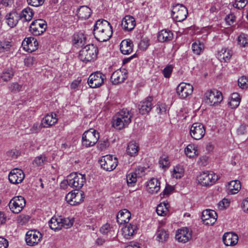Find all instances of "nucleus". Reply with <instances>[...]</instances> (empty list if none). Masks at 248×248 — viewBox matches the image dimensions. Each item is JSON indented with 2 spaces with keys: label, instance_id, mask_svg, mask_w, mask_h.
<instances>
[{
  "label": "nucleus",
  "instance_id": "nucleus-1",
  "mask_svg": "<svg viewBox=\"0 0 248 248\" xmlns=\"http://www.w3.org/2000/svg\"><path fill=\"white\" fill-rule=\"evenodd\" d=\"M95 38L101 42L108 40L112 35V28L110 23L105 19H98L93 29Z\"/></svg>",
  "mask_w": 248,
  "mask_h": 248
},
{
  "label": "nucleus",
  "instance_id": "nucleus-2",
  "mask_svg": "<svg viewBox=\"0 0 248 248\" xmlns=\"http://www.w3.org/2000/svg\"><path fill=\"white\" fill-rule=\"evenodd\" d=\"M132 114L130 113L127 108H123L113 116L112 121L113 126L119 130H121L131 122Z\"/></svg>",
  "mask_w": 248,
  "mask_h": 248
},
{
  "label": "nucleus",
  "instance_id": "nucleus-3",
  "mask_svg": "<svg viewBox=\"0 0 248 248\" xmlns=\"http://www.w3.org/2000/svg\"><path fill=\"white\" fill-rule=\"evenodd\" d=\"M86 182L85 175L77 172L70 174L67 180L63 181L61 186L63 185H68L72 188L79 189L84 186Z\"/></svg>",
  "mask_w": 248,
  "mask_h": 248
},
{
  "label": "nucleus",
  "instance_id": "nucleus-4",
  "mask_svg": "<svg viewBox=\"0 0 248 248\" xmlns=\"http://www.w3.org/2000/svg\"><path fill=\"white\" fill-rule=\"evenodd\" d=\"M98 52V47L96 46L89 44L80 50L78 57L81 61L87 62L95 60Z\"/></svg>",
  "mask_w": 248,
  "mask_h": 248
},
{
  "label": "nucleus",
  "instance_id": "nucleus-5",
  "mask_svg": "<svg viewBox=\"0 0 248 248\" xmlns=\"http://www.w3.org/2000/svg\"><path fill=\"white\" fill-rule=\"evenodd\" d=\"M99 133L95 129L91 128L84 132L82 135V143L86 147L94 146L98 141Z\"/></svg>",
  "mask_w": 248,
  "mask_h": 248
},
{
  "label": "nucleus",
  "instance_id": "nucleus-6",
  "mask_svg": "<svg viewBox=\"0 0 248 248\" xmlns=\"http://www.w3.org/2000/svg\"><path fill=\"white\" fill-rule=\"evenodd\" d=\"M188 15L187 8L182 4L177 3L172 6L171 16L176 22H182L186 19Z\"/></svg>",
  "mask_w": 248,
  "mask_h": 248
},
{
  "label": "nucleus",
  "instance_id": "nucleus-7",
  "mask_svg": "<svg viewBox=\"0 0 248 248\" xmlns=\"http://www.w3.org/2000/svg\"><path fill=\"white\" fill-rule=\"evenodd\" d=\"M218 179V176L213 172L203 171L198 176L199 183L202 186H211Z\"/></svg>",
  "mask_w": 248,
  "mask_h": 248
},
{
  "label": "nucleus",
  "instance_id": "nucleus-8",
  "mask_svg": "<svg viewBox=\"0 0 248 248\" xmlns=\"http://www.w3.org/2000/svg\"><path fill=\"white\" fill-rule=\"evenodd\" d=\"M99 162L102 168L107 171H111L115 169L118 165V159L111 155H107L102 157Z\"/></svg>",
  "mask_w": 248,
  "mask_h": 248
},
{
  "label": "nucleus",
  "instance_id": "nucleus-9",
  "mask_svg": "<svg viewBox=\"0 0 248 248\" xmlns=\"http://www.w3.org/2000/svg\"><path fill=\"white\" fill-rule=\"evenodd\" d=\"M46 28V21L42 19H38L32 22L30 26V31L33 35L38 36L43 33Z\"/></svg>",
  "mask_w": 248,
  "mask_h": 248
},
{
  "label": "nucleus",
  "instance_id": "nucleus-10",
  "mask_svg": "<svg viewBox=\"0 0 248 248\" xmlns=\"http://www.w3.org/2000/svg\"><path fill=\"white\" fill-rule=\"evenodd\" d=\"M26 204V201L21 196L14 197L9 203V206L11 211L15 214H18L24 208Z\"/></svg>",
  "mask_w": 248,
  "mask_h": 248
},
{
  "label": "nucleus",
  "instance_id": "nucleus-11",
  "mask_svg": "<svg viewBox=\"0 0 248 248\" xmlns=\"http://www.w3.org/2000/svg\"><path fill=\"white\" fill-rule=\"evenodd\" d=\"M106 76L102 73L96 71L90 75L88 83L90 87L96 88L100 87L104 82Z\"/></svg>",
  "mask_w": 248,
  "mask_h": 248
},
{
  "label": "nucleus",
  "instance_id": "nucleus-12",
  "mask_svg": "<svg viewBox=\"0 0 248 248\" xmlns=\"http://www.w3.org/2000/svg\"><path fill=\"white\" fill-rule=\"evenodd\" d=\"M206 103L210 106H216L222 100V95L220 92L217 90L207 92L205 94Z\"/></svg>",
  "mask_w": 248,
  "mask_h": 248
},
{
  "label": "nucleus",
  "instance_id": "nucleus-13",
  "mask_svg": "<svg viewBox=\"0 0 248 248\" xmlns=\"http://www.w3.org/2000/svg\"><path fill=\"white\" fill-rule=\"evenodd\" d=\"M205 129L204 125L200 123H195L190 127L189 133L192 139L195 140L202 139L205 135Z\"/></svg>",
  "mask_w": 248,
  "mask_h": 248
},
{
  "label": "nucleus",
  "instance_id": "nucleus-14",
  "mask_svg": "<svg viewBox=\"0 0 248 248\" xmlns=\"http://www.w3.org/2000/svg\"><path fill=\"white\" fill-rule=\"evenodd\" d=\"M217 217V214L214 210L206 209L202 213V219L205 225L212 226L216 222Z\"/></svg>",
  "mask_w": 248,
  "mask_h": 248
},
{
  "label": "nucleus",
  "instance_id": "nucleus-15",
  "mask_svg": "<svg viewBox=\"0 0 248 248\" xmlns=\"http://www.w3.org/2000/svg\"><path fill=\"white\" fill-rule=\"evenodd\" d=\"M42 237V234L35 230L27 232L26 235V242L28 246H33L37 244Z\"/></svg>",
  "mask_w": 248,
  "mask_h": 248
},
{
  "label": "nucleus",
  "instance_id": "nucleus-16",
  "mask_svg": "<svg viewBox=\"0 0 248 248\" xmlns=\"http://www.w3.org/2000/svg\"><path fill=\"white\" fill-rule=\"evenodd\" d=\"M176 91L179 96L182 99H185L192 94L193 87L189 83L182 82L177 86Z\"/></svg>",
  "mask_w": 248,
  "mask_h": 248
},
{
  "label": "nucleus",
  "instance_id": "nucleus-17",
  "mask_svg": "<svg viewBox=\"0 0 248 248\" xmlns=\"http://www.w3.org/2000/svg\"><path fill=\"white\" fill-rule=\"evenodd\" d=\"M192 238V232L186 227L178 229L175 234L176 239L180 243H186Z\"/></svg>",
  "mask_w": 248,
  "mask_h": 248
},
{
  "label": "nucleus",
  "instance_id": "nucleus-18",
  "mask_svg": "<svg viewBox=\"0 0 248 248\" xmlns=\"http://www.w3.org/2000/svg\"><path fill=\"white\" fill-rule=\"evenodd\" d=\"M25 178V175L22 170L16 168L13 169L9 174V180L13 184L21 183Z\"/></svg>",
  "mask_w": 248,
  "mask_h": 248
},
{
  "label": "nucleus",
  "instance_id": "nucleus-19",
  "mask_svg": "<svg viewBox=\"0 0 248 248\" xmlns=\"http://www.w3.org/2000/svg\"><path fill=\"white\" fill-rule=\"evenodd\" d=\"M152 101L153 97L148 96L144 100L140 102L138 106L140 114L145 115L149 113L153 107Z\"/></svg>",
  "mask_w": 248,
  "mask_h": 248
},
{
  "label": "nucleus",
  "instance_id": "nucleus-20",
  "mask_svg": "<svg viewBox=\"0 0 248 248\" xmlns=\"http://www.w3.org/2000/svg\"><path fill=\"white\" fill-rule=\"evenodd\" d=\"M222 239L226 246H233L238 243V236L232 232H227L224 234Z\"/></svg>",
  "mask_w": 248,
  "mask_h": 248
},
{
  "label": "nucleus",
  "instance_id": "nucleus-21",
  "mask_svg": "<svg viewBox=\"0 0 248 248\" xmlns=\"http://www.w3.org/2000/svg\"><path fill=\"white\" fill-rule=\"evenodd\" d=\"M136 21L135 18L131 16H126L122 20L121 26L126 31L133 30L135 27Z\"/></svg>",
  "mask_w": 248,
  "mask_h": 248
},
{
  "label": "nucleus",
  "instance_id": "nucleus-22",
  "mask_svg": "<svg viewBox=\"0 0 248 248\" xmlns=\"http://www.w3.org/2000/svg\"><path fill=\"white\" fill-rule=\"evenodd\" d=\"M58 122L56 113H51L47 114L42 119L41 124L43 127H49L54 125Z\"/></svg>",
  "mask_w": 248,
  "mask_h": 248
},
{
  "label": "nucleus",
  "instance_id": "nucleus-23",
  "mask_svg": "<svg viewBox=\"0 0 248 248\" xmlns=\"http://www.w3.org/2000/svg\"><path fill=\"white\" fill-rule=\"evenodd\" d=\"M5 18L6 23L11 28L16 27L20 19L19 14L14 11L7 14Z\"/></svg>",
  "mask_w": 248,
  "mask_h": 248
},
{
  "label": "nucleus",
  "instance_id": "nucleus-24",
  "mask_svg": "<svg viewBox=\"0 0 248 248\" xmlns=\"http://www.w3.org/2000/svg\"><path fill=\"white\" fill-rule=\"evenodd\" d=\"M160 183L159 181L155 178L151 179L147 185V191L152 194H156L160 190Z\"/></svg>",
  "mask_w": 248,
  "mask_h": 248
},
{
  "label": "nucleus",
  "instance_id": "nucleus-25",
  "mask_svg": "<svg viewBox=\"0 0 248 248\" xmlns=\"http://www.w3.org/2000/svg\"><path fill=\"white\" fill-rule=\"evenodd\" d=\"M126 77L125 73L123 72L121 70H117L112 73L110 80L113 84H118L124 82Z\"/></svg>",
  "mask_w": 248,
  "mask_h": 248
},
{
  "label": "nucleus",
  "instance_id": "nucleus-26",
  "mask_svg": "<svg viewBox=\"0 0 248 248\" xmlns=\"http://www.w3.org/2000/svg\"><path fill=\"white\" fill-rule=\"evenodd\" d=\"M232 51L227 48H222L219 50L217 54V57L221 62H228L232 56Z\"/></svg>",
  "mask_w": 248,
  "mask_h": 248
},
{
  "label": "nucleus",
  "instance_id": "nucleus-27",
  "mask_svg": "<svg viewBox=\"0 0 248 248\" xmlns=\"http://www.w3.org/2000/svg\"><path fill=\"white\" fill-rule=\"evenodd\" d=\"M133 44L132 41L129 39L123 40L120 44V50L124 55L131 53L133 51Z\"/></svg>",
  "mask_w": 248,
  "mask_h": 248
},
{
  "label": "nucleus",
  "instance_id": "nucleus-28",
  "mask_svg": "<svg viewBox=\"0 0 248 248\" xmlns=\"http://www.w3.org/2000/svg\"><path fill=\"white\" fill-rule=\"evenodd\" d=\"M173 37V33L170 31L162 30L158 32L157 39L159 42L164 43L171 41Z\"/></svg>",
  "mask_w": 248,
  "mask_h": 248
},
{
  "label": "nucleus",
  "instance_id": "nucleus-29",
  "mask_svg": "<svg viewBox=\"0 0 248 248\" xmlns=\"http://www.w3.org/2000/svg\"><path fill=\"white\" fill-rule=\"evenodd\" d=\"M241 187V183L239 180H232L228 184L227 193L230 194L237 193Z\"/></svg>",
  "mask_w": 248,
  "mask_h": 248
},
{
  "label": "nucleus",
  "instance_id": "nucleus-30",
  "mask_svg": "<svg viewBox=\"0 0 248 248\" xmlns=\"http://www.w3.org/2000/svg\"><path fill=\"white\" fill-rule=\"evenodd\" d=\"M131 217V213L127 209L120 211L117 215V221L119 224L125 223L129 221Z\"/></svg>",
  "mask_w": 248,
  "mask_h": 248
},
{
  "label": "nucleus",
  "instance_id": "nucleus-31",
  "mask_svg": "<svg viewBox=\"0 0 248 248\" xmlns=\"http://www.w3.org/2000/svg\"><path fill=\"white\" fill-rule=\"evenodd\" d=\"M78 17L83 20L88 19L91 15V9L87 6H81L77 11Z\"/></svg>",
  "mask_w": 248,
  "mask_h": 248
},
{
  "label": "nucleus",
  "instance_id": "nucleus-32",
  "mask_svg": "<svg viewBox=\"0 0 248 248\" xmlns=\"http://www.w3.org/2000/svg\"><path fill=\"white\" fill-rule=\"evenodd\" d=\"M122 231L124 238L128 239L130 238V237L136 232L137 226L129 224L124 227Z\"/></svg>",
  "mask_w": 248,
  "mask_h": 248
},
{
  "label": "nucleus",
  "instance_id": "nucleus-33",
  "mask_svg": "<svg viewBox=\"0 0 248 248\" xmlns=\"http://www.w3.org/2000/svg\"><path fill=\"white\" fill-rule=\"evenodd\" d=\"M20 15V19L23 21H29L33 17L34 13L33 10L30 7H27L23 9Z\"/></svg>",
  "mask_w": 248,
  "mask_h": 248
},
{
  "label": "nucleus",
  "instance_id": "nucleus-34",
  "mask_svg": "<svg viewBox=\"0 0 248 248\" xmlns=\"http://www.w3.org/2000/svg\"><path fill=\"white\" fill-rule=\"evenodd\" d=\"M26 43V45L25 44V42L23 43L24 48L31 52L33 51L37 48L38 42L37 40L34 38L29 37L27 38Z\"/></svg>",
  "mask_w": 248,
  "mask_h": 248
},
{
  "label": "nucleus",
  "instance_id": "nucleus-35",
  "mask_svg": "<svg viewBox=\"0 0 248 248\" xmlns=\"http://www.w3.org/2000/svg\"><path fill=\"white\" fill-rule=\"evenodd\" d=\"M15 72L12 67L4 69L0 74V78L4 81L10 80L14 75Z\"/></svg>",
  "mask_w": 248,
  "mask_h": 248
},
{
  "label": "nucleus",
  "instance_id": "nucleus-36",
  "mask_svg": "<svg viewBox=\"0 0 248 248\" xmlns=\"http://www.w3.org/2000/svg\"><path fill=\"white\" fill-rule=\"evenodd\" d=\"M185 152L186 155L189 158L197 156L199 154L197 147L192 144H190L187 146L185 149Z\"/></svg>",
  "mask_w": 248,
  "mask_h": 248
},
{
  "label": "nucleus",
  "instance_id": "nucleus-37",
  "mask_svg": "<svg viewBox=\"0 0 248 248\" xmlns=\"http://www.w3.org/2000/svg\"><path fill=\"white\" fill-rule=\"evenodd\" d=\"M60 221H62V217H53L49 221V226L52 230L54 231L60 230L61 229Z\"/></svg>",
  "mask_w": 248,
  "mask_h": 248
},
{
  "label": "nucleus",
  "instance_id": "nucleus-38",
  "mask_svg": "<svg viewBox=\"0 0 248 248\" xmlns=\"http://www.w3.org/2000/svg\"><path fill=\"white\" fill-rule=\"evenodd\" d=\"M170 207L168 203H161L156 207V213L159 216H166L169 212L168 208Z\"/></svg>",
  "mask_w": 248,
  "mask_h": 248
},
{
  "label": "nucleus",
  "instance_id": "nucleus-39",
  "mask_svg": "<svg viewBox=\"0 0 248 248\" xmlns=\"http://www.w3.org/2000/svg\"><path fill=\"white\" fill-rule=\"evenodd\" d=\"M139 151V146L134 142H130L128 143L126 149V152L131 156L136 155Z\"/></svg>",
  "mask_w": 248,
  "mask_h": 248
},
{
  "label": "nucleus",
  "instance_id": "nucleus-40",
  "mask_svg": "<svg viewBox=\"0 0 248 248\" xmlns=\"http://www.w3.org/2000/svg\"><path fill=\"white\" fill-rule=\"evenodd\" d=\"M85 41V37L82 33H75L73 36V43L76 46L83 45Z\"/></svg>",
  "mask_w": 248,
  "mask_h": 248
},
{
  "label": "nucleus",
  "instance_id": "nucleus-41",
  "mask_svg": "<svg viewBox=\"0 0 248 248\" xmlns=\"http://www.w3.org/2000/svg\"><path fill=\"white\" fill-rule=\"evenodd\" d=\"M156 239L159 242H165L169 237V233L163 229H159L156 233Z\"/></svg>",
  "mask_w": 248,
  "mask_h": 248
},
{
  "label": "nucleus",
  "instance_id": "nucleus-42",
  "mask_svg": "<svg viewBox=\"0 0 248 248\" xmlns=\"http://www.w3.org/2000/svg\"><path fill=\"white\" fill-rule=\"evenodd\" d=\"M204 49V44L200 41H196L192 45V49L193 52L199 55Z\"/></svg>",
  "mask_w": 248,
  "mask_h": 248
},
{
  "label": "nucleus",
  "instance_id": "nucleus-43",
  "mask_svg": "<svg viewBox=\"0 0 248 248\" xmlns=\"http://www.w3.org/2000/svg\"><path fill=\"white\" fill-rule=\"evenodd\" d=\"M12 42L6 40L0 41V53L8 51L12 47Z\"/></svg>",
  "mask_w": 248,
  "mask_h": 248
},
{
  "label": "nucleus",
  "instance_id": "nucleus-44",
  "mask_svg": "<svg viewBox=\"0 0 248 248\" xmlns=\"http://www.w3.org/2000/svg\"><path fill=\"white\" fill-rule=\"evenodd\" d=\"M47 162V158L44 155H41L35 158L33 161V164L37 166H41Z\"/></svg>",
  "mask_w": 248,
  "mask_h": 248
},
{
  "label": "nucleus",
  "instance_id": "nucleus-45",
  "mask_svg": "<svg viewBox=\"0 0 248 248\" xmlns=\"http://www.w3.org/2000/svg\"><path fill=\"white\" fill-rule=\"evenodd\" d=\"M84 194L83 192L80 191L75 193L72 205H76L80 203L83 201Z\"/></svg>",
  "mask_w": 248,
  "mask_h": 248
},
{
  "label": "nucleus",
  "instance_id": "nucleus-46",
  "mask_svg": "<svg viewBox=\"0 0 248 248\" xmlns=\"http://www.w3.org/2000/svg\"><path fill=\"white\" fill-rule=\"evenodd\" d=\"M61 229L62 227L68 229L70 228L74 223V220L72 219H70L68 217L62 218V221H60Z\"/></svg>",
  "mask_w": 248,
  "mask_h": 248
},
{
  "label": "nucleus",
  "instance_id": "nucleus-47",
  "mask_svg": "<svg viewBox=\"0 0 248 248\" xmlns=\"http://www.w3.org/2000/svg\"><path fill=\"white\" fill-rule=\"evenodd\" d=\"M184 173V170L182 167L180 166H176L173 171L172 176L176 179L181 178Z\"/></svg>",
  "mask_w": 248,
  "mask_h": 248
},
{
  "label": "nucleus",
  "instance_id": "nucleus-48",
  "mask_svg": "<svg viewBox=\"0 0 248 248\" xmlns=\"http://www.w3.org/2000/svg\"><path fill=\"white\" fill-rule=\"evenodd\" d=\"M238 43L242 47H245L248 44V36L242 33L238 37Z\"/></svg>",
  "mask_w": 248,
  "mask_h": 248
},
{
  "label": "nucleus",
  "instance_id": "nucleus-49",
  "mask_svg": "<svg viewBox=\"0 0 248 248\" xmlns=\"http://www.w3.org/2000/svg\"><path fill=\"white\" fill-rule=\"evenodd\" d=\"M9 89L12 93H17L20 91L22 86L17 82H14L9 85Z\"/></svg>",
  "mask_w": 248,
  "mask_h": 248
},
{
  "label": "nucleus",
  "instance_id": "nucleus-50",
  "mask_svg": "<svg viewBox=\"0 0 248 248\" xmlns=\"http://www.w3.org/2000/svg\"><path fill=\"white\" fill-rule=\"evenodd\" d=\"M126 180L128 185L133 186L137 181V174L135 173H130L127 175Z\"/></svg>",
  "mask_w": 248,
  "mask_h": 248
},
{
  "label": "nucleus",
  "instance_id": "nucleus-51",
  "mask_svg": "<svg viewBox=\"0 0 248 248\" xmlns=\"http://www.w3.org/2000/svg\"><path fill=\"white\" fill-rule=\"evenodd\" d=\"M238 85L242 89L248 87V79L246 77L242 76L238 79Z\"/></svg>",
  "mask_w": 248,
  "mask_h": 248
},
{
  "label": "nucleus",
  "instance_id": "nucleus-52",
  "mask_svg": "<svg viewBox=\"0 0 248 248\" xmlns=\"http://www.w3.org/2000/svg\"><path fill=\"white\" fill-rule=\"evenodd\" d=\"M173 67L172 65H168L163 70V74L165 78H169L170 77Z\"/></svg>",
  "mask_w": 248,
  "mask_h": 248
},
{
  "label": "nucleus",
  "instance_id": "nucleus-53",
  "mask_svg": "<svg viewBox=\"0 0 248 248\" xmlns=\"http://www.w3.org/2000/svg\"><path fill=\"white\" fill-rule=\"evenodd\" d=\"M248 2V0H235V2L233 4V6L238 9L244 8Z\"/></svg>",
  "mask_w": 248,
  "mask_h": 248
},
{
  "label": "nucleus",
  "instance_id": "nucleus-54",
  "mask_svg": "<svg viewBox=\"0 0 248 248\" xmlns=\"http://www.w3.org/2000/svg\"><path fill=\"white\" fill-rule=\"evenodd\" d=\"M159 164L160 167L163 169L167 168L170 164L168 157L167 156L161 157L159 161Z\"/></svg>",
  "mask_w": 248,
  "mask_h": 248
},
{
  "label": "nucleus",
  "instance_id": "nucleus-55",
  "mask_svg": "<svg viewBox=\"0 0 248 248\" xmlns=\"http://www.w3.org/2000/svg\"><path fill=\"white\" fill-rule=\"evenodd\" d=\"M43 127L41 123L40 124L38 123L34 124L30 129V133H37L39 132L41 128Z\"/></svg>",
  "mask_w": 248,
  "mask_h": 248
},
{
  "label": "nucleus",
  "instance_id": "nucleus-56",
  "mask_svg": "<svg viewBox=\"0 0 248 248\" xmlns=\"http://www.w3.org/2000/svg\"><path fill=\"white\" fill-rule=\"evenodd\" d=\"M28 4L32 6L39 7L44 3L45 0H27Z\"/></svg>",
  "mask_w": 248,
  "mask_h": 248
},
{
  "label": "nucleus",
  "instance_id": "nucleus-57",
  "mask_svg": "<svg viewBox=\"0 0 248 248\" xmlns=\"http://www.w3.org/2000/svg\"><path fill=\"white\" fill-rule=\"evenodd\" d=\"M174 188L173 186L167 185L163 191L160 194L161 197L163 198L165 195H169L174 190Z\"/></svg>",
  "mask_w": 248,
  "mask_h": 248
},
{
  "label": "nucleus",
  "instance_id": "nucleus-58",
  "mask_svg": "<svg viewBox=\"0 0 248 248\" xmlns=\"http://www.w3.org/2000/svg\"><path fill=\"white\" fill-rule=\"evenodd\" d=\"M109 146V142L107 139L100 140L97 144V147L101 150H103Z\"/></svg>",
  "mask_w": 248,
  "mask_h": 248
},
{
  "label": "nucleus",
  "instance_id": "nucleus-59",
  "mask_svg": "<svg viewBox=\"0 0 248 248\" xmlns=\"http://www.w3.org/2000/svg\"><path fill=\"white\" fill-rule=\"evenodd\" d=\"M149 45V40L146 38L141 40L139 44V47L140 49L144 50H146Z\"/></svg>",
  "mask_w": 248,
  "mask_h": 248
},
{
  "label": "nucleus",
  "instance_id": "nucleus-60",
  "mask_svg": "<svg viewBox=\"0 0 248 248\" xmlns=\"http://www.w3.org/2000/svg\"><path fill=\"white\" fill-rule=\"evenodd\" d=\"M75 191H71L69 192L66 196H65V200L67 202L72 205V203L74 200V197L75 194Z\"/></svg>",
  "mask_w": 248,
  "mask_h": 248
},
{
  "label": "nucleus",
  "instance_id": "nucleus-61",
  "mask_svg": "<svg viewBox=\"0 0 248 248\" xmlns=\"http://www.w3.org/2000/svg\"><path fill=\"white\" fill-rule=\"evenodd\" d=\"M236 17L233 14H229L225 17L227 23L229 25H232L235 21Z\"/></svg>",
  "mask_w": 248,
  "mask_h": 248
},
{
  "label": "nucleus",
  "instance_id": "nucleus-62",
  "mask_svg": "<svg viewBox=\"0 0 248 248\" xmlns=\"http://www.w3.org/2000/svg\"><path fill=\"white\" fill-rule=\"evenodd\" d=\"M88 222L87 223H91L92 225H88L87 226L89 227V229H92V230H94V228L96 227L95 226V223L96 222V218L94 217H92L89 218L88 220Z\"/></svg>",
  "mask_w": 248,
  "mask_h": 248
},
{
  "label": "nucleus",
  "instance_id": "nucleus-63",
  "mask_svg": "<svg viewBox=\"0 0 248 248\" xmlns=\"http://www.w3.org/2000/svg\"><path fill=\"white\" fill-rule=\"evenodd\" d=\"M34 61L35 60L33 57H28L24 59V62L25 65L30 67L33 64Z\"/></svg>",
  "mask_w": 248,
  "mask_h": 248
},
{
  "label": "nucleus",
  "instance_id": "nucleus-64",
  "mask_svg": "<svg viewBox=\"0 0 248 248\" xmlns=\"http://www.w3.org/2000/svg\"><path fill=\"white\" fill-rule=\"evenodd\" d=\"M8 245V240L4 237H0V248H7Z\"/></svg>",
  "mask_w": 248,
  "mask_h": 248
}]
</instances>
